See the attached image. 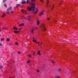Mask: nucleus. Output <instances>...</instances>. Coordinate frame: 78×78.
<instances>
[{
    "mask_svg": "<svg viewBox=\"0 0 78 78\" xmlns=\"http://www.w3.org/2000/svg\"><path fill=\"white\" fill-rule=\"evenodd\" d=\"M42 43L41 42V45H42Z\"/></svg>",
    "mask_w": 78,
    "mask_h": 78,
    "instance_id": "nucleus-48",
    "label": "nucleus"
},
{
    "mask_svg": "<svg viewBox=\"0 0 78 78\" xmlns=\"http://www.w3.org/2000/svg\"><path fill=\"white\" fill-rule=\"evenodd\" d=\"M14 63V62H13Z\"/></svg>",
    "mask_w": 78,
    "mask_h": 78,
    "instance_id": "nucleus-59",
    "label": "nucleus"
},
{
    "mask_svg": "<svg viewBox=\"0 0 78 78\" xmlns=\"http://www.w3.org/2000/svg\"><path fill=\"white\" fill-rule=\"evenodd\" d=\"M33 39H34V37H33Z\"/></svg>",
    "mask_w": 78,
    "mask_h": 78,
    "instance_id": "nucleus-50",
    "label": "nucleus"
},
{
    "mask_svg": "<svg viewBox=\"0 0 78 78\" xmlns=\"http://www.w3.org/2000/svg\"><path fill=\"white\" fill-rule=\"evenodd\" d=\"M36 43L37 44H39L40 43V42H36Z\"/></svg>",
    "mask_w": 78,
    "mask_h": 78,
    "instance_id": "nucleus-39",
    "label": "nucleus"
},
{
    "mask_svg": "<svg viewBox=\"0 0 78 78\" xmlns=\"http://www.w3.org/2000/svg\"><path fill=\"white\" fill-rule=\"evenodd\" d=\"M16 1H17V0H16Z\"/></svg>",
    "mask_w": 78,
    "mask_h": 78,
    "instance_id": "nucleus-56",
    "label": "nucleus"
},
{
    "mask_svg": "<svg viewBox=\"0 0 78 78\" xmlns=\"http://www.w3.org/2000/svg\"><path fill=\"white\" fill-rule=\"evenodd\" d=\"M54 78L53 77H52V78Z\"/></svg>",
    "mask_w": 78,
    "mask_h": 78,
    "instance_id": "nucleus-57",
    "label": "nucleus"
},
{
    "mask_svg": "<svg viewBox=\"0 0 78 78\" xmlns=\"http://www.w3.org/2000/svg\"><path fill=\"white\" fill-rule=\"evenodd\" d=\"M34 29H33L31 30V32L32 34L34 33Z\"/></svg>",
    "mask_w": 78,
    "mask_h": 78,
    "instance_id": "nucleus-18",
    "label": "nucleus"
},
{
    "mask_svg": "<svg viewBox=\"0 0 78 78\" xmlns=\"http://www.w3.org/2000/svg\"><path fill=\"white\" fill-rule=\"evenodd\" d=\"M5 15H6V14L4 13L2 15V18H3V17H4L5 16Z\"/></svg>",
    "mask_w": 78,
    "mask_h": 78,
    "instance_id": "nucleus-20",
    "label": "nucleus"
},
{
    "mask_svg": "<svg viewBox=\"0 0 78 78\" xmlns=\"http://www.w3.org/2000/svg\"><path fill=\"white\" fill-rule=\"evenodd\" d=\"M41 30L43 31H45L46 30V28H45V24H42L41 27Z\"/></svg>",
    "mask_w": 78,
    "mask_h": 78,
    "instance_id": "nucleus-2",
    "label": "nucleus"
},
{
    "mask_svg": "<svg viewBox=\"0 0 78 78\" xmlns=\"http://www.w3.org/2000/svg\"><path fill=\"white\" fill-rule=\"evenodd\" d=\"M36 0H31V2H35V1Z\"/></svg>",
    "mask_w": 78,
    "mask_h": 78,
    "instance_id": "nucleus-35",
    "label": "nucleus"
},
{
    "mask_svg": "<svg viewBox=\"0 0 78 78\" xmlns=\"http://www.w3.org/2000/svg\"><path fill=\"white\" fill-rule=\"evenodd\" d=\"M37 25H39L40 24V21H39V20H37Z\"/></svg>",
    "mask_w": 78,
    "mask_h": 78,
    "instance_id": "nucleus-11",
    "label": "nucleus"
},
{
    "mask_svg": "<svg viewBox=\"0 0 78 78\" xmlns=\"http://www.w3.org/2000/svg\"><path fill=\"white\" fill-rule=\"evenodd\" d=\"M22 19H27V17L25 16L22 17Z\"/></svg>",
    "mask_w": 78,
    "mask_h": 78,
    "instance_id": "nucleus-17",
    "label": "nucleus"
},
{
    "mask_svg": "<svg viewBox=\"0 0 78 78\" xmlns=\"http://www.w3.org/2000/svg\"><path fill=\"white\" fill-rule=\"evenodd\" d=\"M44 10H42L41 11L40 14H39V16H42V15H44Z\"/></svg>",
    "mask_w": 78,
    "mask_h": 78,
    "instance_id": "nucleus-4",
    "label": "nucleus"
},
{
    "mask_svg": "<svg viewBox=\"0 0 78 78\" xmlns=\"http://www.w3.org/2000/svg\"><path fill=\"white\" fill-rule=\"evenodd\" d=\"M30 2V0H27V3H29Z\"/></svg>",
    "mask_w": 78,
    "mask_h": 78,
    "instance_id": "nucleus-23",
    "label": "nucleus"
},
{
    "mask_svg": "<svg viewBox=\"0 0 78 78\" xmlns=\"http://www.w3.org/2000/svg\"><path fill=\"white\" fill-rule=\"evenodd\" d=\"M7 9H8L9 11L10 10H11L12 9V7L11 6H10V7H9Z\"/></svg>",
    "mask_w": 78,
    "mask_h": 78,
    "instance_id": "nucleus-10",
    "label": "nucleus"
},
{
    "mask_svg": "<svg viewBox=\"0 0 78 78\" xmlns=\"http://www.w3.org/2000/svg\"><path fill=\"white\" fill-rule=\"evenodd\" d=\"M30 62V60H29L27 61V64H29V63Z\"/></svg>",
    "mask_w": 78,
    "mask_h": 78,
    "instance_id": "nucleus-28",
    "label": "nucleus"
},
{
    "mask_svg": "<svg viewBox=\"0 0 78 78\" xmlns=\"http://www.w3.org/2000/svg\"><path fill=\"white\" fill-rule=\"evenodd\" d=\"M7 41H8V42H9V41H10V39L9 38H7V40H6Z\"/></svg>",
    "mask_w": 78,
    "mask_h": 78,
    "instance_id": "nucleus-22",
    "label": "nucleus"
},
{
    "mask_svg": "<svg viewBox=\"0 0 78 78\" xmlns=\"http://www.w3.org/2000/svg\"><path fill=\"white\" fill-rule=\"evenodd\" d=\"M16 6H17V7H18V6H20V4H16Z\"/></svg>",
    "mask_w": 78,
    "mask_h": 78,
    "instance_id": "nucleus-24",
    "label": "nucleus"
},
{
    "mask_svg": "<svg viewBox=\"0 0 78 78\" xmlns=\"http://www.w3.org/2000/svg\"><path fill=\"white\" fill-rule=\"evenodd\" d=\"M61 5V4H60L59 5V6H60V5Z\"/></svg>",
    "mask_w": 78,
    "mask_h": 78,
    "instance_id": "nucleus-52",
    "label": "nucleus"
},
{
    "mask_svg": "<svg viewBox=\"0 0 78 78\" xmlns=\"http://www.w3.org/2000/svg\"><path fill=\"white\" fill-rule=\"evenodd\" d=\"M33 55H34H34H35L34 54V53Z\"/></svg>",
    "mask_w": 78,
    "mask_h": 78,
    "instance_id": "nucleus-49",
    "label": "nucleus"
},
{
    "mask_svg": "<svg viewBox=\"0 0 78 78\" xmlns=\"http://www.w3.org/2000/svg\"><path fill=\"white\" fill-rule=\"evenodd\" d=\"M18 53L19 54H20V52L19 51V52H18Z\"/></svg>",
    "mask_w": 78,
    "mask_h": 78,
    "instance_id": "nucleus-40",
    "label": "nucleus"
},
{
    "mask_svg": "<svg viewBox=\"0 0 78 78\" xmlns=\"http://www.w3.org/2000/svg\"><path fill=\"white\" fill-rule=\"evenodd\" d=\"M22 0V1H24V0Z\"/></svg>",
    "mask_w": 78,
    "mask_h": 78,
    "instance_id": "nucleus-51",
    "label": "nucleus"
},
{
    "mask_svg": "<svg viewBox=\"0 0 78 78\" xmlns=\"http://www.w3.org/2000/svg\"><path fill=\"white\" fill-rule=\"evenodd\" d=\"M47 20H50V18L48 17L47 18Z\"/></svg>",
    "mask_w": 78,
    "mask_h": 78,
    "instance_id": "nucleus-32",
    "label": "nucleus"
},
{
    "mask_svg": "<svg viewBox=\"0 0 78 78\" xmlns=\"http://www.w3.org/2000/svg\"><path fill=\"white\" fill-rule=\"evenodd\" d=\"M35 29L36 30H37V27H36Z\"/></svg>",
    "mask_w": 78,
    "mask_h": 78,
    "instance_id": "nucleus-45",
    "label": "nucleus"
},
{
    "mask_svg": "<svg viewBox=\"0 0 78 78\" xmlns=\"http://www.w3.org/2000/svg\"><path fill=\"white\" fill-rule=\"evenodd\" d=\"M1 17H2V16H1Z\"/></svg>",
    "mask_w": 78,
    "mask_h": 78,
    "instance_id": "nucleus-58",
    "label": "nucleus"
},
{
    "mask_svg": "<svg viewBox=\"0 0 78 78\" xmlns=\"http://www.w3.org/2000/svg\"><path fill=\"white\" fill-rule=\"evenodd\" d=\"M27 56H28V57H30V58H31V56H32V55L29 54L27 55Z\"/></svg>",
    "mask_w": 78,
    "mask_h": 78,
    "instance_id": "nucleus-15",
    "label": "nucleus"
},
{
    "mask_svg": "<svg viewBox=\"0 0 78 78\" xmlns=\"http://www.w3.org/2000/svg\"><path fill=\"white\" fill-rule=\"evenodd\" d=\"M4 6L5 7V8H7V5L5 4H4Z\"/></svg>",
    "mask_w": 78,
    "mask_h": 78,
    "instance_id": "nucleus-27",
    "label": "nucleus"
},
{
    "mask_svg": "<svg viewBox=\"0 0 78 78\" xmlns=\"http://www.w3.org/2000/svg\"><path fill=\"white\" fill-rule=\"evenodd\" d=\"M37 55H38L39 56L41 55V51L39 50L37 51Z\"/></svg>",
    "mask_w": 78,
    "mask_h": 78,
    "instance_id": "nucleus-7",
    "label": "nucleus"
},
{
    "mask_svg": "<svg viewBox=\"0 0 78 78\" xmlns=\"http://www.w3.org/2000/svg\"><path fill=\"white\" fill-rule=\"evenodd\" d=\"M3 29H4V30H8V28H3Z\"/></svg>",
    "mask_w": 78,
    "mask_h": 78,
    "instance_id": "nucleus-34",
    "label": "nucleus"
},
{
    "mask_svg": "<svg viewBox=\"0 0 78 78\" xmlns=\"http://www.w3.org/2000/svg\"><path fill=\"white\" fill-rule=\"evenodd\" d=\"M7 1V0H3V3H5V2H6Z\"/></svg>",
    "mask_w": 78,
    "mask_h": 78,
    "instance_id": "nucleus-29",
    "label": "nucleus"
},
{
    "mask_svg": "<svg viewBox=\"0 0 78 78\" xmlns=\"http://www.w3.org/2000/svg\"><path fill=\"white\" fill-rule=\"evenodd\" d=\"M49 2H50V0H47V1H46V3H47L46 7H47V8H48V3H49Z\"/></svg>",
    "mask_w": 78,
    "mask_h": 78,
    "instance_id": "nucleus-6",
    "label": "nucleus"
},
{
    "mask_svg": "<svg viewBox=\"0 0 78 78\" xmlns=\"http://www.w3.org/2000/svg\"><path fill=\"white\" fill-rule=\"evenodd\" d=\"M36 5V4H33L31 7L29 6L27 7V10L28 11H33V12H32V13H34L35 14H37V12L38 11V9L37 8V11L35 12H34V11H35V6Z\"/></svg>",
    "mask_w": 78,
    "mask_h": 78,
    "instance_id": "nucleus-1",
    "label": "nucleus"
},
{
    "mask_svg": "<svg viewBox=\"0 0 78 78\" xmlns=\"http://www.w3.org/2000/svg\"><path fill=\"white\" fill-rule=\"evenodd\" d=\"M0 46H3V44L0 43Z\"/></svg>",
    "mask_w": 78,
    "mask_h": 78,
    "instance_id": "nucleus-36",
    "label": "nucleus"
},
{
    "mask_svg": "<svg viewBox=\"0 0 78 78\" xmlns=\"http://www.w3.org/2000/svg\"><path fill=\"white\" fill-rule=\"evenodd\" d=\"M15 44L16 45H19V43H18V42H16Z\"/></svg>",
    "mask_w": 78,
    "mask_h": 78,
    "instance_id": "nucleus-30",
    "label": "nucleus"
},
{
    "mask_svg": "<svg viewBox=\"0 0 78 78\" xmlns=\"http://www.w3.org/2000/svg\"><path fill=\"white\" fill-rule=\"evenodd\" d=\"M21 12H22L23 13L25 14H27V12L26 10H25L23 9H21Z\"/></svg>",
    "mask_w": 78,
    "mask_h": 78,
    "instance_id": "nucleus-3",
    "label": "nucleus"
},
{
    "mask_svg": "<svg viewBox=\"0 0 78 78\" xmlns=\"http://www.w3.org/2000/svg\"><path fill=\"white\" fill-rule=\"evenodd\" d=\"M40 1L41 2H44V1H43V0H40Z\"/></svg>",
    "mask_w": 78,
    "mask_h": 78,
    "instance_id": "nucleus-38",
    "label": "nucleus"
},
{
    "mask_svg": "<svg viewBox=\"0 0 78 78\" xmlns=\"http://www.w3.org/2000/svg\"><path fill=\"white\" fill-rule=\"evenodd\" d=\"M41 45L39 44H38V46H40Z\"/></svg>",
    "mask_w": 78,
    "mask_h": 78,
    "instance_id": "nucleus-46",
    "label": "nucleus"
},
{
    "mask_svg": "<svg viewBox=\"0 0 78 78\" xmlns=\"http://www.w3.org/2000/svg\"><path fill=\"white\" fill-rule=\"evenodd\" d=\"M36 53V52H34V53Z\"/></svg>",
    "mask_w": 78,
    "mask_h": 78,
    "instance_id": "nucleus-53",
    "label": "nucleus"
},
{
    "mask_svg": "<svg viewBox=\"0 0 78 78\" xmlns=\"http://www.w3.org/2000/svg\"><path fill=\"white\" fill-rule=\"evenodd\" d=\"M13 28L14 30H18V28H17V27L14 26H13Z\"/></svg>",
    "mask_w": 78,
    "mask_h": 78,
    "instance_id": "nucleus-8",
    "label": "nucleus"
},
{
    "mask_svg": "<svg viewBox=\"0 0 78 78\" xmlns=\"http://www.w3.org/2000/svg\"><path fill=\"white\" fill-rule=\"evenodd\" d=\"M14 33H15V34H18V33H19V31H17L16 30H14Z\"/></svg>",
    "mask_w": 78,
    "mask_h": 78,
    "instance_id": "nucleus-9",
    "label": "nucleus"
},
{
    "mask_svg": "<svg viewBox=\"0 0 78 78\" xmlns=\"http://www.w3.org/2000/svg\"><path fill=\"white\" fill-rule=\"evenodd\" d=\"M36 72H37L38 73H39V70H36Z\"/></svg>",
    "mask_w": 78,
    "mask_h": 78,
    "instance_id": "nucleus-33",
    "label": "nucleus"
},
{
    "mask_svg": "<svg viewBox=\"0 0 78 78\" xmlns=\"http://www.w3.org/2000/svg\"><path fill=\"white\" fill-rule=\"evenodd\" d=\"M26 3V1H22V2H21V4H25Z\"/></svg>",
    "mask_w": 78,
    "mask_h": 78,
    "instance_id": "nucleus-12",
    "label": "nucleus"
},
{
    "mask_svg": "<svg viewBox=\"0 0 78 78\" xmlns=\"http://www.w3.org/2000/svg\"><path fill=\"white\" fill-rule=\"evenodd\" d=\"M55 6V5L53 4L52 5V8L51 9V11H52V10H53V8H54V6Z\"/></svg>",
    "mask_w": 78,
    "mask_h": 78,
    "instance_id": "nucleus-21",
    "label": "nucleus"
},
{
    "mask_svg": "<svg viewBox=\"0 0 78 78\" xmlns=\"http://www.w3.org/2000/svg\"><path fill=\"white\" fill-rule=\"evenodd\" d=\"M55 22H58V21H56V20H55Z\"/></svg>",
    "mask_w": 78,
    "mask_h": 78,
    "instance_id": "nucleus-47",
    "label": "nucleus"
},
{
    "mask_svg": "<svg viewBox=\"0 0 78 78\" xmlns=\"http://www.w3.org/2000/svg\"><path fill=\"white\" fill-rule=\"evenodd\" d=\"M62 69H58V72H61V70H62Z\"/></svg>",
    "mask_w": 78,
    "mask_h": 78,
    "instance_id": "nucleus-16",
    "label": "nucleus"
},
{
    "mask_svg": "<svg viewBox=\"0 0 78 78\" xmlns=\"http://www.w3.org/2000/svg\"><path fill=\"white\" fill-rule=\"evenodd\" d=\"M9 62L8 61V62Z\"/></svg>",
    "mask_w": 78,
    "mask_h": 78,
    "instance_id": "nucleus-55",
    "label": "nucleus"
},
{
    "mask_svg": "<svg viewBox=\"0 0 78 78\" xmlns=\"http://www.w3.org/2000/svg\"><path fill=\"white\" fill-rule=\"evenodd\" d=\"M21 29H22L21 28H20L19 29V30H21Z\"/></svg>",
    "mask_w": 78,
    "mask_h": 78,
    "instance_id": "nucleus-42",
    "label": "nucleus"
},
{
    "mask_svg": "<svg viewBox=\"0 0 78 78\" xmlns=\"http://www.w3.org/2000/svg\"><path fill=\"white\" fill-rule=\"evenodd\" d=\"M24 26V23H22V24L19 25V26H20V27H22V26Z\"/></svg>",
    "mask_w": 78,
    "mask_h": 78,
    "instance_id": "nucleus-13",
    "label": "nucleus"
},
{
    "mask_svg": "<svg viewBox=\"0 0 78 78\" xmlns=\"http://www.w3.org/2000/svg\"><path fill=\"white\" fill-rule=\"evenodd\" d=\"M1 41H4V38H1Z\"/></svg>",
    "mask_w": 78,
    "mask_h": 78,
    "instance_id": "nucleus-26",
    "label": "nucleus"
},
{
    "mask_svg": "<svg viewBox=\"0 0 78 78\" xmlns=\"http://www.w3.org/2000/svg\"><path fill=\"white\" fill-rule=\"evenodd\" d=\"M9 46H10V45H12V43H10L9 44Z\"/></svg>",
    "mask_w": 78,
    "mask_h": 78,
    "instance_id": "nucleus-37",
    "label": "nucleus"
},
{
    "mask_svg": "<svg viewBox=\"0 0 78 78\" xmlns=\"http://www.w3.org/2000/svg\"><path fill=\"white\" fill-rule=\"evenodd\" d=\"M51 62L53 65H55V61H54V60H53L52 59Z\"/></svg>",
    "mask_w": 78,
    "mask_h": 78,
    "instance_id": "nucleus-14",
    "label": "nucleus"
},
{
    "mask_svg": "<svg viewBox=\"0 0 78 78\" xmlns=\"http://www.w3.org/2000/svg\"><path fill=\"white\" fill-rule=\"evenodd\" d=\"M33 41L34 42H36V41L35 40H33Z\"/></svg>",
    "mask_w": 78,
    "mask_h": 78,
    "instance_id": "nucleus-31",
    "label": "nucleus"
},
{
    "mask_svg": "<svg viewBox=\"0 0 78 78\" xmlns=\"http://www.w3.org/2000/svg\"><path fill=\"white\" fill-rule=\"evenodd\" d=\"M6 13H7V14H9V11L8 9H7Z\"/></svg>",
    "mask_w": 78,
    "mask_h": 78,
    "instance_id": "nucleus-19",
    "label": "nucleus"
},
{
    "mask_svg": "<svg viewBox=\"0 0 78 78\" xmlns=\"http://www.w3.org/2000/svg\"><path fill=\"white\" fill-rule=\"evenodd\" d=\"M0 69H3V67L2 66H0Z\"/></svg>",
    "mask_w": 78,
    "mask_h": 78,
    "instance_id": "nucleus-25",
    "label": "nucleus"
},
{
    "mask_svg": "<svg viewBox=\"0 0 78 78\" xmlns=\"http://www.w3.org/2000/svg\"><path fill=\"white\" fill-rule=\"evenodd\" d=\"M0 36H1V34H0Z\"/></svg>",
    "mask_w": 78,
    "mask_h": 78,
    "instance_id": "nucleus-54",
    "label": "nucleus"
},
{
    "mask_svg": "<svg viewBox=\"0 0 78 78\" xmlns=\"http://www.w3.org/2000/svg\"><path fill=\"white\" fill-rule=\"evenodd\" d=\"M2 23L0 22V25H2Z\"/></svg>",
    "mask_w": 78,
    "mask_h": 78,
    "instance_id": "nucleus-41",
    "label": "nucleus"
},
{
    "mask_svg": "<svg viewBox=\"0 0 78 78\" xmlns=\"http://www.w3.org/2000/svg\"><path fill=\"white\" fill-rule=\"evenodd\" d=\"M1 32V27H0V33Z\"/></svg>",
    "mask_w": 78,
    "mask_h": 78,
    "instance_id": "nucleus-43",
    "label": "nucleus"
},
{
    "mask_svg": "<svg viewBox=\"0 0 78 78\" xmlns=\"http://www.w3.org/2000/svg\"><path fill=\"white\" fill-rule=\"evenodd\" d=\"M11 13H13V11H12V12H11Z\"/></svg>",
    "mask_w": 78,
    "mask_h": 78,
    "instance_id": "nucleus-44",
    "label": "nucleus"
},
{
    "mask_svg": "<svg viewBox=\"0 0 78 78\" xmlns=\"http://www.w3.org/2000/svg\"><path fill=\"white\" fill-rule=\"evenodd\" d=\"M27 20L29 21H30L31 20V16H27Z\"/></svg>",
    "mask_w": 78,
    "mask_h": 78,
    "instance_id": "nucleus-5",
    "label": "nucleus"
}]
</instances>
